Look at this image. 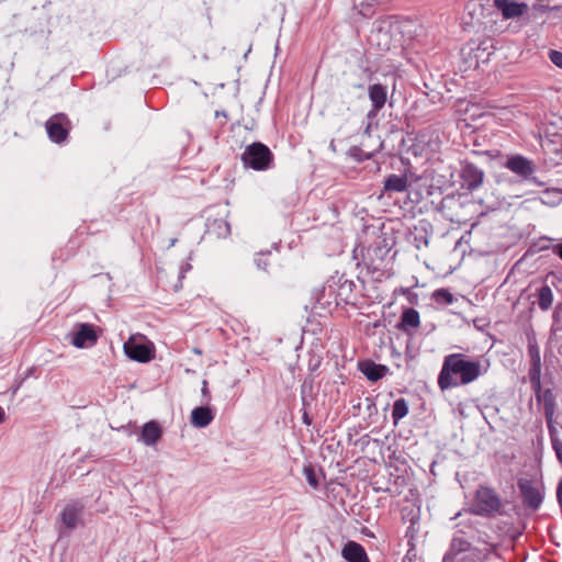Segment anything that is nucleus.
<instances>
[{
    "instance_id": "5701e85b",
    "label": "nucleus",
    "mask_w": 562,
    "mask_h": 562,
    "mask_svg": "<svg viewBox=\"0 0 562 562\" xmlns=\"http://www.w3.org/2000/svg\"><path fill=\"white\" fill-rule=\"evenodd\" d=\"M207 233L217 238H226L231 235V225L222 218H216L207 224Z\"/></svg>"
},
{
    "instance_id": "a878e982",
    "label": "nucleus",
    "mask_w": 562,
    "mask_h": 562,
    "mask_svg": "<svg viewBox=\"0 0 562 562\" xmlns=\"http://www.w3.org/2000/svg\"><path fill=\"white\" fill-rule=\"evenodd\" d=\"M553 301L552 291L549 285L544 284L539 290L538 304L542 311L551 307Z\"/></svg>"
},
{
    "instance_id": "1a4fd4ad",
    "label": "nucleus",
    "mask_w": 562,
    "mask_h": 562,
    "mask_svg": "<svg viewBox=\"0 0 562 562\" xmlns=\"http://www.w3.org/2000/svg\"><path fill=\"white\" fill-rule=\"evenodd\" d=\"M465 11L473 24H485L492 18V2L491 0H469Z\"/></svg>"
},
{
    "instance_id": "20e7f679",
    "label": "nucleus",
    "mask_w": 562,
    "mask_h": 562,
    "mask_svg": "<svg viewBox=\"0 0 562 562\" xmlns=\"http://www.w3.org/2000/svg\"><path fill=\"white\" fill-rule=\"evenodd\" d=\"M241 161L245 168L263 171L271 167L273 154L267 145L256 142L246 146Z\"/></svg>"
},
{
    "instance_id": "e433bc0d",
    "label": "nucleus",
    "mask_w": 562,
    "mask_h": 562,
    "mask_svg": "<svg viewBox=\"0 0 562 562\" xmlns=\"http://www.w3.org/2000/svg\"><path fill=\"white\" fill-rule=\"evenodd\" d=\"M484 52H485V48H481V47H479V48H477V53H476V55H475V57H476L479 60L481 59L483 63L487 61V60H488V58H490V55H491L490 53H487L486 58H483V56H482V55L484 54Z\"/></svg>"
},
{
    "instance_id": "a19ab883",
    "label": "nucleus",
    "mask_w": 562,
    "mask_h": 562,
    "mask_svg": "<svg viewBox=\"0 0 562 562\" xmlns=\"http://www.w3.org/2000/svg\"><path fill=\"white\" fill-rule=\"evenodd\" d=\"M553 319L555 322H560L561 321V313L558 311V308L553 312Z\"/></svg>"
},
{
    "instance_id": "bb28decb",
    "label": "nucleus",
    "mask_w": 562,
    "mask_h": 562,
    "mask_svg": "<svg viewBox=\"0 0 562 562\" xmlns=\"http://www.w3.org/2000/svg\"><path fill=\"white\" fill-rule=\"evenodd\" d=\"M541 401L543 402L544 416L553 415L555 411V396L552 390H544L541 393Z\"/></svg>"
},
{
    "instance_id": "6e6552de",
    "label": "nucleus",
    "mask_w": 562,
    "mask_h": 562,
    "mask_svg": "<svg viewBox=\"0 0 562 562\" xmlns=\"http://www.w3.org/2000/svg\"><path fill=\"white\" fill-rule=\"evenodd\" d=\"M125 355L137 362L146 363L154 357L150 346L134 336L124 342Z\"/></svg>"
},
{
    "instance_id": "ea45409f",
    "label": "nucleus",
    "mask_w": 562,
    "mask_h": 562,
    "mask_svg": "<svg viewBox=\"0 0 562 562\" xmlns=\"http://www.w3.org/2000/svg\"><path fill=\"white\" fill-rule=\"evenodd\" d=\"M302 419H303V423H304L305 425H310V424H311V419H310V417H308V415H307V413H306V412H304V414H303V416H302Z\"/></svg>"
},
{
    "instance_id": "c9c22d12",
    "label": "nucleus",
    "mask_w": 562,
    "mask_h": 562,
    "mask_svg": "<svg viewBox=\"0 0 562 562\" xmlns=\"http://www.w3.org/2000/svg\"><path fill=\"white\" fill-rule=\"evenodd\" d=\"M458 562H483V558L481 555L476 557L474 553H471L462 557Z\"/></svg>"
},
{
    "instance_id": "4c0bfd02",
    "label": "nucleus",
    "mask_w": 562,
    "mask_h": 562,
    "mask_svg": "<svg viewBox=\"0 0 562 562\" xmlns=\"http://www.w3.org/2000/svg\"><path fill=\"white\" fill-rule=\"evenodd\" d=\"M501 506V499L496 495H494V513L498 512Z\"/></svg>"
},
{
    "instance_id": "49530a36",
    "label": "nucleus",
    "mask_w": 562,
    "mask_h": 562,
    "mask_svg": "<svg viewBox=\"0 0 562 562\" xmlns=\"http://www.w3.org/2000/svg\"><path fill=\"white\" fill-rule=\"evenodd\" d=\"M176 243H177V239H176V238H172V239L170 240L169 247L175 246V245H176Z\"/></svg>"
},
{
    "instance_id": "f257e3e1",
    "label": "nucleus",
    "mask_w": 562,
    "mask_h": 562,
    "mask_svg": "<svg viewBox=\"0 0 562 562\" xmlns=\"http://www.w3.org/2000/svg\"><path fill=\"white\" fill-rule=\"evenodd\" d=\"M482 374L481 364L468 360L462 353H451L445 357L438 375V385L443 390L469 384Z\"/></svg>"
},
{
    "instance_id": "09e8293b",
    "label": "nucleus",
    "mask_w": 562,
    "mask_h": 562,
    "mask_svg": "<svg viewBox=\"0 0 562 562\" xmlns=\"http://www.w3.org/2000/svg\"><path fill=\"white\" fill-rule=\"evenodd\" d=\"M462 516V513L459 512L453 518H458V517H461Z\"/></svg>"
},
{
    "instance_id": "473e14b6",
    "label": "nucleus",
    "mask_w": 562,
    "mask_h": 562,
    "mask_svg": "<svg viewBox=\"0 0 562 562\" xmlns=\"http://www.w3.org/2000/svg\"><path fill=\"white\" fill-rule=\"evenodd\" d=\"M515 538V532L512 528H508L501 544L505 546L507 550H510L514 547Z\"/></svg>"
},
{
    "instance_id": "f3484780",
    "label": "nucleus",
    "mask_w": 562,
    "mask_h": 562,
    "mask_svg": "<svg viewBox=\"0 0 562 562\" xmlns=\"http://www.w3.org/2000/svg\"><path fill=\"white\" fill-rule=\"evenodd\" d=\"M369 99L372 103V113L379 112L387 99V89L381 83L370 85L368 88Z\"/></svg>"
},
{
    "instance_id": "8fccbe9b",
    "label": "nucleus",
    "mask_w": 562,
    "mask_h": 562,
    "mask_svg": "<svg viewBox=\"0 0 562 562\" xmlns=\"http://www.w3.org/2000/svg\"><path fill=\"white\" fill-rule=\"evenodd\" d=\"M142 562H146V561H142Z\"/></svg>"
},
{
    "instance_id": "7c9ffc66",
    "label": "nucleus",
    "mask_w": 562,
    "mask_h": 562,
    "mask_svg": "<svg viewBox=\"0 0 562 562\" xmlns=\"http://www.w3.org/2000/svg\"><path fill=\"white\" fill-rule=\"evenodd\" d=\"M192 269V266L189 261L187 262H183L181 266H180V270H179V276H178V279H179V284H176L175 285V289L176 291H178L179 289L182 288V280L186 278V274Z\"/></svg>"
},
{
    "instance_id": "2f4dec72",
    "label": "nucleus",
    "mask_w": 562,
    "mask_h": 562,
    "mask_svg": "<svg viewBox=\"0 0 562 562\" xmlns=\"http://www.w3.org/2000/svg\"><path fill=\"white\" fill-rule=\"evenodd\" d=\"M268 255H270V251L257 254V257L255 258V262H256V266L258 269L267 271L269 262L266 257Z\"/></svg>"
},
{
    "instance_id": "aec40b11",
    "label": "nucleus",
    "mask_w": 562,
    "mask_h": 562,
    "mask_svg": "<svg viewBox=\"0 0 562 562\" xmlns=\"http://www.w3.org/2000/svg\"><path fill=\"white\" fill-rule=\"evenodd\" d=\"M214 419V414L209 406H198L191 412V423L193 426L204 428Z\"/></svg>"
},
{
    "instance_id": "c85d7f7f",
    "label": "nucleus",
    "mask_w": 562,
    "mask_h": 562,
    "mask_svg": "<svg viewBox=\"0 0 562 562\" xmlns=\"http://www.w3.org/2000/svg\"><path fill=\"white\" fill-rule=\"evenodd\" d=\"M541 370L529 371V380L538 401H541Z\"/></svg>"
},
{
    "instance_id": "2eb2a0df",
    "label": "nucleus",
    "mask_w": 562,
    "mask_h": 562,
    "mask_svg": "<svg viewBox=\"0 0 562 562\" xmlns=\"http://www.w3.org/2000/svg\"><path fill=\"white\" fill-rule=\"evenodd\" d=\"M162 436V429L156 420H150L142 427L140 436L138 438L146 446H154Z\"/></svg>"
},
{
    "instance_id": "b1692460",
    "label": "nucleus",
    "mask_w": 562,
    "mask_h": 562,
    "mask_svg": "<svg viewBox=\"0 0 562 562\" xmlns=\"http://www.w3.org/2000/svg\"><path fill=\"white\" fill-rule=\"evenodd\" d=\"M383 2L384 0H363L359 4H353V10L362 18L370 19L375 13L374 8Z\"/></svg>"
},
{
    "instance_id": "a211bd4d",
    "label": "nucleus",
    "mask_w": 562,
    "mask_h": 562,
    "mask_svg": "<svg viewBox=\"0 0 562 562\" xmlns=\"http://www.w3.org/2000/svg\"><path fill=\"white\" fill-rule=\"evenodd\" d=\"M408 182L405 175L392 173L384 180L383 192L385 193H402L407 190Z\"/></svg>"
},
{
    "instance_id": "dca6fc26",
    "label": "nucleus",
    "mask_w": 562,
    "mask_h": 562,
    "mask_svg": "<svg viewBox=\"0 0 562 562\" xmlns=\"http://www.w3.org/2000/svg\"><path fill=\"white\" fill-rule=\"evenodd\" d=\"M341 555L348 562H370L364 548L356 541H348L342 548Z\"/></svg>"
},
{
    "instance_id": "f8f14e48",
    "label": "nucleus",
    "mask_w": 562,
    "mask_h": 562,
    "mask_svg": "<svg viewBox=\"0 0 562 562\" xmlns=\"http://www.w3.org/2000/svg\"><path fill=\"white\" fill-rule=\"evenodd\" d=\"M98 340V335L91 324H78L77 330L72 334L70 342L77 348H87L93 346Z\"/></svg>"
},
{
    "instance_id": "72a5a7b5",
    "label": "nucleus",
    "mask_w": 562,
    "mask_h": 562,
    "mask_svg": "<svg viewBox=\"0 0 562 562\" xmlns=\"http://www.w3.org/2000/svg\"><path fill=\"white\" fill-rule=\"evenodd\" d=\"M546 420H547V424H548V430H549L551 442H553V440H558L559 439L558 438L557 428L553 425V415L546 416Z\"/></svg>"
},
{
    "instance_id": "f704fd0d",
    "label": "nucleus",
    "mask_w": 562,
    "mask_h": 562,
    "mask_svg": "<svg viewBox=\"0 0 562 562\" xmlns=\"http://www.w3.org/2000/svg\"><path fill=\"white\" fill-rule=\"evenodd\" d=\"M549 58L557 67L562 68V52L551 49Z\"/></svg>"
},
{
    "instance_id": "9d476101",
    "label": "nucleus",
    "mask_w": 562,
    "mask_h": 562,
    "mask_svg": "<svg viewBox=\"0 0 562 562\" xmlns=\"http://www.w3.org/2000/svg\"><path fill=\"white\" fill-rule=\"evenodd\" d=\"M517 484L524 505L532 510H537L542 503L543 495L532 485L531 480L521 477L518 480Z\"/></svg>"
},
{
    "instance_id": "423d86ee",
    "label": "nucleus",
    "mask_w": 562,
    "mask_h": 562,
    "mask_svg": "<svg viewBox=\"0 0 562 562\" xmlns=\"http://www.w3.org/2000/svg\"><path fill=\"white\" fill-rule=\"evenodd\" d=\"M45 128L50 142L61 144L68 138L71 122L66 114L57 113L46 121Z\"/></svg>"
},
{
    "instance_id": "ddd939ff",
    "label": "nucleus",
    "mask_w": 562,
    "mask_h": 562,
    "mask_svg": "<svg viewBox=\"0 0 562 562\" xmlns=\"http://www.w3.org/2000/svg\"><path fill=\"white\" fill-rule=\"evenodd\" d=\"M503 166L524 179H529L535 171L532 161L520 155L507 158Z\"/></svg>"
},
{
    "instance_id": "58836bf2",
    "label": "nucleus",
    "mask_w": 562,
    "mask_h": 562,
    "mask_svg": "<svg viewBox=\"0 0 562 562\" xmlns=\"http://www.w3.org/2000/svg\"><path fill=\"white\" fill-rule=\"evenodd\" d=\"M554 254H557L562 259V243L558 244L553 247Z\"/></svg>"
},
{
    "instance_id": "412c9836",
    "label": "nucleus",
    "mask_w": 562,
    "mask_h": 562,
    "mask_svg": "<svg viewBox=\"0 0 562 562\" xmlns=\"http://www.w3.org/2000/svg\"><path fill=\"white\" fill-rule=\"evenodd\" d=\"M483 171L473 165H467L462 170V178L470 190L479 188L483 182Z\"/></svg>"
},
{
    "instance_id": "393cba45",
    "label": "nucleus",
    "mask_w": 562,
    "mask_h": 562,
    "mask_svg": "<svg viewBox=\"0 0 562 562\" xmlns=\"http://www.w3.org/2000/svg\"><path fill=\"white\" fill-rule=\"evenodd\" d=\"M408 414V405L405 398L401 397L395 400L392 408V419L394 425H397L398 422L404 418Z\"/></svg>"
},
{
    "instance_id": "7ed1b4c3",
    "label": "nucleus",
    "mask_w": 562,
    "mask_h": 562,
    "mask_svg": "<svg viewBox=\"0 0 562 562\" xmlns=\"http://www.w3.org/2000/svg\"><path fill=\"white\" fill-rule=\"evenodd\" d=\"M467 513L471 516L468 519L469 522L483 530H487L490 533L492 530V488L488 486H480Z\"/></svg>"
},
{
    "instance_id": "37998d69",
    "label": "nucleus",
    "mask_w": 562,
    "mask_h": 562,
    "mask_svg": "<svg viewBox=\"0 0 562 562\" xmlns=\"http://www.w3.org/2000/svg\"><path fill=\"white\" fill-rule=\"evenodd\" d=\"M4 416H5L4 411H3V408L0 406V424L4 420Z\"/></svg>"
},
{
    "instance_id": "f03ea898",
    "label": "nucleus",
    "mask_w": 562,
    "mask_h": 562,
    "mask_svg": "<svg viewBox=\"0 0 562 562\" xmlns=\"http://www.w3.org/2000/svg\"><path fill=\"white\" fill-rule=\"evenodd\" d=\"M490 538L491 537L487 530H483L468 521V525H465L464 528H459L456 530L451 540L450 550L443 557V562H449V560L452 558V554L467 551L471 546V541H476L484 544L482 550L471 551L469 553H474L476 557L481 555L484 561L492 551Z\"/></svg>"
},
{
    "instance_id": "cd10ccee",
    "label": "nucleus",
    "mask_w": 562,
    "mask_h": 562,
    "mask_svg": "<svg viewBox=\"0 0 562 562\" xmlns=\"http://www.w3.org/2000/svg\"><path fill=\"white\" fill-rule=\"evenodd\" d=\"M432 299L437 304L450 305L453 303L454 297L447 289H438L432 293Z\"/></svg>"
},
{
    "instance_id": "a18cd8bd",
    "label": "nucleus",
    "mask_w": 562,
    "mask_h": 562,
    "mask_svg": "<svg viewBox=\"0 0 562 562\" xmlns=\"http://www.w3.org/2000/svg\"><path fill=\"white\" fill-rule=\"evenodd\" d=\"M493 550H494V555L501 557V555L497 553V543H494Z\"/></svg>"
},
{
    "instance_id": "39448f33",
    "label": "nucleus",
    "mask_w": 562,
    "mask_h": 562,
    "mask_svg": "<svg viewBox=\"0 0 562 562\" xmlns=\"http://www.w3.org/2000/svg\"><path fill=\"white\" fill-rule=\"evenodd\" d=\"M355 289V282L341 276H333L329 280H327L326 284L323 288L322 297L334 299L336 305L340 303H349Z\"/></svg>"
},
{
    "instance_id": "0eeeda50",
    "label": "nucleus",
    "mask_w": 562,
    "mask_h": 562,
    "mask_svg": "<svg viewBox=\"0 0 562 562\" xmlns=\"http://www.w3.org/2000/svg\"><path fill=\"white\" fill-rule=\"evenodd\" d=\"M85 505L81 501L69 502L58 516V520L66 532L75 530L83 515Z\"/></svg>"
},
{
    "instance_id": "79ce46f5",
    "label": "nucleus",
    "mask_w": 562,
    "mask_h": 562,
    "mask_svg": "<svg viewBox=\"0 0 562 562\" xmlns=\"http://www.w3.org/2000/svg\"><path fill=\"white\" fill-rule=\"evenodd\" d=\"M378 113H379V112H374V114H373V113H372V109H371V110L368 112L367 117H368V119H373V117H375V116L378 115Z\"/></svg>"
},
{
    "instance_id": "9b49d317",
    "label": "nucleus",
    "mask_w": 562,
    "mask_h": 562,
    "mask_svg": "<svg viewBox=\"0 0 562 562\" xmlns=\"http://www.w3.org/2000/svg\"><path fill=\"white\" fill-rule=\"evenodd\" d=\"M494 8L501 11L505 20L520 18L529 11L527 3L515 0H494Z\"/></svg>"
},
{
    "instance_id": "de8ad7c7",
    "label": "nucleus",
    "mask_w": 562,
    "mask_h": 562,
    "mask_svg": "<svg viewBox=\"0 0 562 562\" xmlns=\"http://www.w3.org/2000/svg\"><path fill=\"white\" fill-rule=\"evenodd\" d=\"M193 352H194V353H198V355H201V350H200V349H198V348H194V349H193Z\"/></svg>"
},
{
    "instance_id": "c756f323",
    "label": "nucleus",
    "mask_w": 562,
    "mask_h": 562,
    "mask_svg": "<svg viewBox=\"0 0 562 562\" xmlns=\"http://www.w3.org/2000/svg\"><path fill=\"white\" fill-rule=\"evenodd\" d=\"M303 472H304L307 483L312 487L316 488L318 486V480L316 477L315 470L311 465H307L304 468Z\"/></svg>"
},
{
    "instance_id": "6ab92c4d",
    "label": "nucleus",
    "mask_w": 562,
    "mask_h": 562,
    "mask_svg": "<svg viewBox=\"0 0 562 562\" xmlns=\"http://www.w3.org/2000/svg\"><path fill=\"white\" fill-rule=\"evenodd\" d=\"M420 324L418 311L413 307L406 308L401 315V319L396 325L397 329L408 333L413 328H417Z\"/></svg>"
},
{
    "instance_id": "4468645a",
    "label": "nucleus",
    "mask_w": 562,
    "mask_h": 562,
    "mask_svg": "<svg viewBox=\"0 0 562 562\" xmlns=\"http://www.w3.org/2000/svg\"><path fill=\"white\" fill-rule=\"evenodd\" d=\"M360 372L371 382H378L390 371L389 367L375 363L372 360H364L358 363Z\"/></svg>"
},
{
    "instance_id": "4be33fe9",
    "label": "nucleus",
    "mask_w": 562,
    "mask_h": 562,
    "mask_svg": "<svg viewBox=\"0 0 562 562\" xmlns=\"http://www.w3.org/2000/svg\"><path fill=\"white\" fill-rule=\"evenodd\" d=\"M528 353L531 363L529 371L541 370L540 350L533 335H528Z\"/></svg>"
},
{
    "instance_id": "c03bdc74",
    "label": "nucleus",
    "mask_w": 562,
    "mask_h": 562,
    "mask_svg": "<svg viewBox=\"0 0 562 562\" xmlns=\"http://www.w3.org/2000/svg\"><path fill=\"white\" fill-rule=\"evenodd\" d=\"M203 384L204 385H203V389H202V393H203V395H206L207 394L206 382L204 381Z\"/></svg>"
}]
</instances>
